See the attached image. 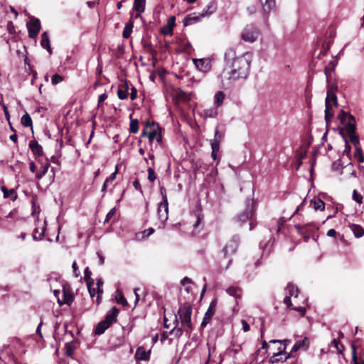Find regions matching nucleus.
<instances>
[{
	"instance_id": "obj_1",
	"label": "nucleus",
	"mask_w": 364,
	"mask_h": 364,
	"mask_svg": "<svg viewBox=\"0 0 364 364\" xmlns=\"http://www.w3.org/2000/svg\"><path fill=\"white\" fill-rule=\"evenodd\" d=\"M225 67L223 75L230 82L246 79L250 70L252 54L245 53L237 56L235 50L228 48L225 53Z\"/></svg>"
},
{
	"instance_id": "obj_2",
	"label": "nucleus",
	"mask_w": 364,
	"mask_h": 364,
	"mask_svg": "<svg viewBox=\"0 0 364 364\" xmlns=\"http://www.w3.org/2000/svg\"><path fill=\"white\" fill-rule=\"evenodd\" d=\"M338 117L341 123L345 127V129L349 136L350 141L354 145L355 149L361 148L358 136L355 134V117L348 112L341 110Z\"/></svg>"
},
{
	"instance_id": "obj_3",
	"label": "nucleus",
	"mask_w": 364,
	"mask_h": 364,
	"mask_svg": "<svg viewBox=\"0 0 364 364\" xmlns=\"http://www.w3.org/2000/svg\"><path fill=\"white\" fill-rule=\"evenodd\" d=\"M119 312V309L116 307H112L109 311H108L105 319L101 321L96 326L95 333L98 336L104 333L107 329H108L113 323L117 322Z\"/></svg>"
},
{
	"instance_id": "obj_4",
	"label": "nucleus",
	"mask_w": 364,
	"mask_h": 364,
	"mask_svg": "<svg viewBox=\"0 0 364 364\" xmlns=\"http://www.w3.org/2000/svg\"><path fill=\"white\" fill-rule=\"evenodd\" d=\"M146 129H144L141 134V137L146 136L148 137L149 141L151 145L150 151H153L152 143L154 139H156V142L159 144L162 143V137L161 135V130L159 126L154 123L150 122L147 121L145 123Z\"/></svg>"
},
{
	"instance_id": "obj_5",
	"label": "nucleus",
	"mask_w": 364,
	"mask_h": 364,
	"mask_svg": "<svg viewBox=\"0 0 364 364\" xmlns=\"http://www.w3.org/2000/svg\"><path fill=\"white\" fill-rule=\"evenodd\" d=\"M191 314L192 309L188 304H184L178 311V315L181 320V326L186 331H191L192 328Z\"/></svg>"
},
{
	"instance_id": "obj_6",
	"label": "nucleus",
	"mask_w": 364,
	"mask_h": 364,
	"mask_svg": "<svg viewBox=\"0 0 364 364\" xmlns=\"http://www.w3.org/2000/svg\"><path fill=\"white\" fill-rule=\"evenodd\" d=\"M240 242V237L237 235H234L225 245L223 250V257L228 259L225 269L229 267L232 262V259L230 257L235 254Z\"/></svg>"
},
{
	"instance_id": "obj_7",
	"label": "nucleus",
	"mask_w": 364,
	"mask_h": 364,
	"mask_svg": "<svg viewBox=\"0 0 364 364\" xmlns=\"http://www.w3.org/2000/svg\"><path fill=\"white\" fill-rule=\"evenodd\" d=\"M337 97L336 93L332 92H327L326 100H325V121L328 125L331 120L333 115L331 111L333 106H337Z\"/></svg>"
},
{
	"instance_id": "obj_8",
	"label": "nucleus",
	"mask_w": 364,
	"mask_h": 364,
	"mask_svg": "<svg viewBox=\"0 0 364 364\" xmlns=\"http://www.w3.org/2000/svg\"><path fill=\"white\" fill-rule=\"evenodd\" d=\"M255 209L253 203H248L246 205V208L244 210V211H242V213H240V214L237 215V220L238 222H240L242 223L246 222L247 220H250V230H252L253 228L252 219H253V217L255 215Z\"/></svg>"
},
{
	"instance_id": "obj_9",
	"label": "nucleus",
	"mask_w": 364,
	"mask_h": 364,
	"mask_svg": "<svg viewBox=\"0 0 364 364\" xmlns=\"http://www.w3.org/2000/svg\"><path fill=\"white\" fill-rule=\"evenodd\" d=\"M259 36V30L252 24L247 25L242 31V39L248 43H253Z\"/></svg>"
},
{
	"instance_id": "obj_10",
	"label": "nucleus",
	"mask_w": 364,
	"mask_h": 364,
	"mask_svg": "<svg viewBox=\"0 0 364 364\" xmlns=\"http://www.w3.org/2000/svg\"><path fill=\"white\" fill-rule=\"evenodd\" d=\"M28 36L31 38H36L41 30V22L38 18H33L27 23Z\"/></svg>"
},
{
	"instance_id": "obj_11",
	"label": "nucleus",
	"mask_w": 364,
	"mask_h": 364,
	"mask_svg": "<svg viewBox=\"0 0 364 364\" xmlns=\"http://www.w3.org/2000/svg\"><path fill=\"white\" fill-rule=\"evenodd\" d=\"M196 67L203 73H208L212 68L211 60L209 58H200L193 60Z\"/></svg>"
},
{
	"instance_id": "obj_12",
	"label": "nucleus",
	"mask_w": 364,
	"mask_h": 364,
	"mask_svg": "<svg viewBox=\"0 0 364 364\" xmlns=\"http://www.w3.org/2000/svg\"><path fill=\"white\" fill-rule=\"evenodd\" d=\"M217 303L218 302L216 299H213L211 301L209 307L204 315L203 319L201 323V326L204 327L210 322V319L215 314Z\"/></svg>"
},
{
	"instance_id": "obj_13",
	"label": "nucleus",
	"mask_w": 364,
	"mask_h": 364,
	"mask_svg": "<svg viewBox=\"0 0 364 364\" xmlns=\"http://www.w3.org/2000/svg\"><path fill=\"white\" fill-rule=\"evenodd\" d=\"M168 203H160L157 210V214L159 219L164 223L168 219Z\"/></svg>"
},
{
	"instance_id": "obj_14",
	"label": "nucleus",
	"mask_w": 364,
	"mask_h": 364,
	"mask_svg": "<svg viewBox=\"0 0 364 364\" xmlns=\"http://www.w3.org/2000/svg\"><path fill=\"white\" fill-rule=\"evenodd\" d=\"M203 18L200 13H192L187 15L183 19L184 26L191 25L193 23H197Z\"/></svg>"
},
{
	"instance_id": "obj_15",
	"label": "nucleus",
	"mask_w": 364,
	"mask_h": 364,
	"mask_svg": "<svg viewBox=\"0 0 364 364\" xmlns=\"http://www.w3.org/2000/svg\"><path fill=\"white\" fill-rule=\"evenodd\" d=\"M29 147L33 154L37 156H41L43 154L42 146L36 140H31L29 142Z\"/></svg>"
},
{
	"instance_id": "obj_16",
	"label": "nucleus",
	"mask_w": 364,
	"mask_h": 364,
	"mask_svg": "<svg viewBox=\"0 0 364 364\" xmlns=\"http://www.w3.org/2000/svg\"><path fill=\"white\" fill-rule=\"evenodd\" d=\"M129 85L127 82L125 80L122 83L117 90V96L120 100H125L128 97Z\"/></svg>"
},
{
	"instance_id": "obj_17",
	"label": "nucleus",
	"mask_w": 364,
	"mask_h": 364,
	"mask_svg": "<svg viewBox=\"0 0 364 364\" xmlns=\"http://www.w3.org/2000/svg\"><path fill=\"white\" fill-rule=\"evenodd\" d=\"M216 9V4L213 1H211L203 9L200 14L203 18L207 17L215 13Z\"/></svg>"
},
{
	"instance_id": "obj_18",
	"label": "nucleus",
	"mask_w": 364,
	"mask_h": 364,
	"mask_svg": "<svg viewBox=\"0 0 364 364\" xmlns=\"http://www.w3.org/2000/svg\"><path fill=\"white\" fill-rule=\"evenodd\" d=\"M135 357L137 360H147L149 359L150 352L146 351L144 347H139L136 351Z\"/></svg>"
},
{
	"instance_id": "obj_19",
	"label": "nucleus",
	"mask_w": 364,
	"mask_h": 364,
	"mask_svg": "<svg viewBox=\"0 0 364 364\" xmlns=\"http://www.w3.org/2000/svg\"><path fill=\"white\" fill-rule=\"evenodd\" d=\"M309 340L307 338H304L301 341H298L293 346L291 351L296 352L299 349L306 350L309 348Z\"/></svg>"
},
{
	"instance_id": "obj_20",
	"label": "nucleus",
	"mask_w": 364,
	"mask_h": 364,
	"mask_svg": "<svg viewBox=\"0 0 364 364\" xmlns=\"http://www.w3.org/2000/svg\"><path fill=\"white\" fill-rule=\"evenodd\" d=\"M41 45L43 48L46 49L50 54L52 53L48 35L46 32H44L41 35Z\"/></svg>"
},
{
	"instance_id": "obj_21",
	"label": "nucleus",
	"mask_w": 364,
	"mask_h": 364,
	"mask_svg": "<svg viewBox=\"0 0 364 364\" xmlns=\"http://www.w3.org/2000/svg\"><path fill=\"white\" fill-rule=\"evenodd\" d=\"M265 12H270L275 7V0H259Z\"/></svg>"
},
{
	"instance_id": "obj_22",
	"label": "nucleus",
	"mask_w": 364,
	"mask_h": 364,
	"mask_svg": "<svg viewBox=\"0 0 364 364\" xmlns=\"http://www.w3.org/2000/svg\"><path fill=\"white\" fill-rule=\"evenodd\" d=\"M226 292L231 296L236 299L240 298L242 295V289L238 287H230L226 289Z\"/></svg>"
},
{
	"instance_id": "obj_23",
	"label": "nucleus",
	"mask_w": 364,
	"mask_h": 364,
	"mask_svg": "<svg viewBox=\"0 0 364 364\" xmlns=\"http://www.w3.org/2000/svg\"><path fill=\"white\" fill-rule=\"evenodd\" d=\"M146 0H134L133 9L137 12L138 15L144 11Z\"/></svg>"
},
{
	"instance_id": "obj_24",
	"label": "nucleus",
	"mask_w": 364,
	"mask_h": 364,
	"mask_svg": "<svg viewBox=\"0 0 364 364\" xmlns=\"http://www.w3.org/2000/svg\"><path fill=\"white\" fill-rule=\"evenodd\" d=\"M350 228L355 237L359 238L364 235V229L359 225L351 224Z\"/></svg>"
},
{
	"instance_id": "obj_25",
	"label": "nucleus",
	"mask_w": 364,
	"mask_h": 364,
	"mask_svg": "<svg viewBox=\"0 0 364 364\" xmlns=\"http://www.w3.org/2000/svg\"><path fill=\"white\" fill-rule=\"evenodd\" d=\"M223 137V134L218 130L216 129L214 134V138L210 141L211 146L220 147V143Z\"/></svg>"
},
{
	"instance_id": "obj_26",
	"label": "nucleus",
	"mask_w": 364,
	"mask_h": 364,
	"mask_svg": "<svg viewBox=\"0 0 364 364\" xmlns=\"http://www.w3.org/2000/svg\"><path fill=\"white\" fill-rule=\"evenodd\" d=\"M1 190L4 193V198H11L13 200L16 199L17 196L14 189L8 190L5 186H1Z\"/></svg>"
},
{
	"instance_id": "obj_27",
	"label": "nucleus",
	"mask_w": 364,
	"mask_h": 364,
	"mask_svg": "<svg viewBox=\"0 0 364 364\" xmlns=\"http://www.w3.org/2000/svg\"><path fill=\"white\" fill-rule=\"evenodd\" d=\"M311 203L314 205L316 210H323L325 208L324 202L320 198H314L311 200Z\"/></svg>"
},
{
	"instance_id": "obj_28",
	"label": "nucleus",
	"mask_w": 364,
	"mask_h": 364,
	"mask_svg": "<svg viewBox=\"0 0 364 364\" xmlns=\"http://www.w3.org/2000/svg\"><path fill=\"white\" fill-rule=\"evenodd\" d=\"M285 349V348H284L283 349H280L279 352L277 353H273V358H274V359H272L271 360V362L272 363H278L279 361H282V360H286L287 359V358H289V356H285L284 358H282V351Z\"/></svg>"
},
{
	"instance_id": "obj_29",
	"label": "nucleus",
	"mask_w": 364,
	"mask_h": 364,
	"mask_svg": "<svg viewBox=\"0 0 364 364\" xmlns=\"http://www.w3.org/2000/svg\"><path fill=\"white\" fill-rule=\"evenodd\" d=\"M225 95L223 92L218 91L214 97V103L216 107L220 106L225 100Z\"/></svg>"
},
{
	"instance_id": "obj_30",
	"label": "nucleus",
	"mask_w": 364,
	"mask_h": 364,
	"mask_svg": "<svg viewBox=\"0 0 364 364\" xmlns=\"http://www.w3.org/2000/svg\"><path fill=\"white\" fill-rule=\"evenodd\" d=\"M50 166V164L48 162H46L42 167L40 168V170L36 173V178L37 179H41L47 173L48 168Z\"/></svg>"
},
{
	"instance_id": "obj_31",
	"label": "nucleus",
	"mask_w": 364,
	"mask_h": 364,
	"mask_svg": "<svg viewBox=\"0 0 364 364\" xmlns=\"http://www.w3.org/2000/svg\"><path fill=\"white\" fill-rule=\"evenodd\" d=\"M287 290L289 292V295L288 296H294V297H297L298 296L299 289L294 285L291 284H288L287 287Z\"/></svg>"
},
{
	"instance_id": "obj_32",
	"label": "nucleus",
	"mask_w": 364,
	"mask_h": 364,
	"mask_svg": "<svg viewBox=\"0 0 364 364\" xmlns=\"http://www.w3.org/2000/svg\"><path fill=\"white\" fill-rule=\"evenodd\" d=\"M21 122L24 127H32V119L28 113H26L22 116Z\"/></svg>"
},
{
	"instance_id": "obj_33",
	"label": "nucleus",
	"mask_w": 364,
	"mask_h": 364,
	"mask_svg": "<svg viewBox=\"0 0 364 364\" xmlns=\"http://www.w3.org/2000/svg\"><path fill=\"white\" fill-rule=\"evenodd\" d=\"M133 23L129 22L125 25L124 28L122 36L124 38H127L130 36L131 33L132 32Z\"/></svg>"
},
{
	"instance_id": "obj_34",
	"label": "nucleus",
	"mask_w": 364,
	"mask_h": 364,
	"mask_svg": "<svg viewBox=\"0 0 364 364\" xmlns=\"http://www.w3.org/2000/svg\"><path fill=\"white\" fill-rule=\"evenodd\" d=\"M203 113H204V116L205 117L213 118L218 115V111H217L216 108L205 109H204Z\"/></svg>"
},
{
	"instance_id": "obj_35",
	"label": "nucleus",
	"mask_w": 364,
	"mask_h": 364,
	"mask_svg": "<svg viewBox=\"0 0 364 364\" xmlns=\"http://www.w3.org/2000/svg\"><path fill=\"white\" fill-rule=\"evenodd\" d=\"M139 121L136 119H131L130 122V126H129V131L131 133L136 134L139 131Z\"/></svg>"
},
{
	"instance_id": "obj_36",
	"label": "nucleus",
	"mask_w": 364,
	"mask_h": 364,
	"mask_svg": "<svg viewBox=\"0 0 364 364\" xmlns=\"http://www.w3.org/2000/svg\"><path fill=\"white\" fill-rule=\"evenodd\" d=\"M332 344L336 348L338 353H341L344 349L343 346L340 343L339 338H334L332 341Z\"/></svg>"
},
{
	"instance_id": "obj_37",
	"label": "nucleus",
	"mask_w": 364,
	"mask_h": 364,
	"mask_svg": "<svg viewBox=\"0 0 364 364\" xmlns=\"http://www.w3.org/2000/svg\"><path fill=\"white\" fill-rule=\"evenodd\" d=\"M173 28L171 26L166 24L161 28V32L164 36H171L173 34Z\"/></svg>"
},
{
	"instance_id": "obj_38",
	"label": "nucleus",
	"mask_w": 364,
	"mask_h": 364,
	"mask_svg": "<svg viewBox=\"0 0 364 364\" xmlns=\"http://www.w3.org/2000/svg\"><path fill=\"white\" fill-rule=\"evenodd\" d=\"M65 348L66 355L71 357L75 350V348L73 347V346L71 344V343H66L65 344Z\"/></svg>"
},
{
	"instance_id": "obj_39",
	"label": "nucleus",
	"mask_w": 364,
	"mask_h": 364,
	"mask_svg": "<svg viewBox=\"0 0 364 364\" xmlns=\"http://www.w3.org/2000/svg\"><path fill=\"white\" fill-rule=\"evenodd\" d=\"M354 156L355 158L358 159V161L359 163H363L364 162V156L362 153V149L361 148H357V149H355V151L354 153Z\"/></svg>"
},
{
	"instance_id": "obj_40",
	"label": "nucleus",
	"mask_w": 364,
	"mask_h": 364,
	"mask_svg": "<svg viewBox=\"0 0 364 364\" xmlns=\"http://www.w3.org/2000/svg\"><path fill=\"white\" fill-rule=\"evenodd\" d=\"M97 302L99 303V300H100V294H102L103 292V289H102V286H103V282L101 279H99L97 281Z\"/></svg>"
},
{
	"instance_id": "obj_41",
	"label": "nucleus",
	"mask_w": 364,
	"mask_h": 364,
	"mask_svg": "<svg viewBox=\"0 0 364 364\" xmlns=\"http://www.w3.org/2000/svg\"><path fill=\"white\" fill-rule=\"evenodd\" d=\"M147 172H148V179L151 182H154L156 178V176L154 168L151 167L148 168Z\"/></svg>"
},
{
	"instance_id": "obj_42",
	"label": "nucleus",
	"mask_w": 364,
	"mask_h": 364,
	"mask_svg": "<svg viewBox=\"0 0 364 364\" xmlns=\"http://www.w3.org/2000/svg\"><path fill=\"white\" fill-rule=\"evenodd\" d=\"M117 301L119 304H122L123 306L127 305V301L124 296V295L122 294V292H119L118 296L116 297Z\"/></svg>"
},
{
	"instance_id": "obj_43",
	"label": "nucleus",
	"mask_w": 364,
	"mask_h": 364,
	"mask_svg": "<svg viewBox=\"0 0 364 364\" xmlns=\"http://www.w3.org/2000/svg\"><path fill=\"white\" fill-rule=\"evenodd\" d=\"M38 232V228H35L34 232H33V239L34 240H42V238H43V237L44 235L45 229L43 228L42 232L38 235V236L37 235Z\"/></svg>"
},
{
	"instance_id": "obj_44",
	"label": "nucleus",
	"mask_w": 364,
	"mask_h": 364,
	"mask_svg": "<svg viewBox=\"0 0 364 364\" xmlns=\"http://www.w3.org/2000/svg\"><path fill=\"white\" fill-rule=\"evenodd\" d=\"M63 77L58 74H55L52 76L51 82L53 85H57L63 81Z\"/></svg>"
},
{
	"instance_id": "obj_45",
	"label": "nucleus",
	"mask_w": 364,
	"mask_h": 364,
	"mask_svg": "<svg viewBox=\"0 0 364 364\" xmlns=\"http://www.w3.org/2000/svg\"><path fill=\"white\" fill-rule=\"evenodd\" d=\"M117 172H118V166H116L115 171L112 173H111V175L107 178H106L105 182L107 183V184H109V183H112L116 178V175H117Z\"/></svg>"
},
{
	"instance_id": "obj_46",
	"label": "nucleus",
	"mask_w": 364,
	"mask_h": 364,
	"mask_svg": "<svg viewBox=\"0 0 364 364\" xmlns=\"http://www.w3.org/2000/svg\"><path fill=\"white\" fill-rule=\"evenodd\" d=\"M353 199L358 203L360 204L363 202V196L359 194L355 190L353 192Z\"/></svg>"
},
{
	"instance_id": "obj_47",
	"label": "nucleus",
	"mask_w": 364,
	"mask_h": 364,
	"mask_svg": "<svg viewBox=\"0 0 364 364\" xmlns=\"http://www.w3.org/2000/svg\"><path fill=\"white\" fill-rule=\"evenodd\" d=\"M116 212V208H112L107 214L104 223H107L109 221V220L114 216Z\"/></svg>"
},
{
	"instance_id": "obj_48",
	"label": "nucleus",
	"mask_w": 364,
	"mask_h": 364,
	"mask_svg": "<svg viewBox=\"0 0 364 364\" xmlns=\"http://www.w3.org/2000/svg\"><path fill=\"white\" fill-rule=\"evenodd\" d=\"M329 48H330L329 43L326 44V46L323 45V48L321 49V50L318 53V57L319 58L321 55H325L326 54V53L328 52V50H329Z\"/></svg>"
},
{
	"instance_id": "obj_49",
	"label": "nucleus",
	"mask_w": 364,
	"mask_h": 364,
	"mask_svg": "<svg viewBox=\"0 0 364 364\" xmlns=\"http://www.w3.org/2000/svg\"><path fill=\"white\" fill-rule=\"evenodd\" d=\"M160 193L162 196V201L161 203H168V198H167V196H166V189L164 188V187H161L160 188Z\"/></svg>"
},
{
	"instance_id": "obj_50",
	"label": "nucleus",
	"mask_w": 364,
	"mask_h": 364,
	"mask_svg": "<svg viewBox=\"0 0 364 364\" xmlns=\"http://www.w3.org/2000/svg\"><path fill=\"white\" fill-rule=\"evenodd\" d=\"M84 277H85V281L87 282H90V276L92 274V272L89 269L88 267H87L85 269V272H84Z\"/></svg>"
},
{
	"instance_id": "obj_51",
	"label": "nucleus",
	"mask_w": 364,
	"mask_h": 364,
	"mask_svg": "<svg viewBox=\"0 0 364 364\" xmlns=\"http://www.w3.org/2000/svg\"><path fill=\"white\" fill-rule=\"evenodd\" d=\"M212 152L211 157L213 160H216L217 159V153L219 151L220 147L218 146H211Z\"/></svg>"
},
{
	"instance_id": "obj_52",
	"label": "nucleus",
	"mask_w": 364,
	"mask_h": 364,
	"mask_svg": "<svg viewBox=\"0 0 364 364\" xmlns=\"http://www.w3.org/2000/svg\"><path fill=\"white\" fill-rule=\"evenodd\" d=\"M6 28L9 33H14L15 32V27L12 21H9L7 23Z\"/></svg>"
},
{
	"instance_id": "obj_53",
	"label": "nucleus",
	"mask_w": 364,
	"mask_h": 364,
	"mask_svg": "<svg viewBox=\"0 0 364 364\" xmlns=\"http://www.w3.org/2000/svg\"><path fill=\"white\" fill-rule=\"evenodd\" d=\"M137 97V90L134 86H132L131 88L130 98L132 100H134Z\"/></svg>"
},
{
	"instance_id": "obj_54",
	"label": "nucleus",
	"mask_w": 364,
	"mask_h": 364,
	"mask_svg": "<svg viewBox=\"0 0 364 364\" xmlns=\"http://www.w3.org/2000/svg\"><path fill=\"white\" fill-rule=\"evenodd\" d=\"M73 301V296L70 295V296H67L65 294H64V301H63L64 304L70 305Z\"/></svg>"
},
{
	"instance_id": "obj_55",
	"label": "nucleus",
	"mask_w": 364,
	"mask_h": 364,
	"mask_svg": "<svg viewBox=\"0 0 364 364\" xmlns=\"http://www.w3.org/2000/svg\"><path fill=\"white\" fill-rule=\"evenodd\" d=\"M72 268L73 269V273H74V275L77 277L80 274V272L78 270V268H77V263L76 262H73V264H72Z\"/></svg>"
},
{
	"instance_id": "obj_56",
	"label": "nucleus",
	"mask_w": 364,
	"mask_h": 364,
	"mask_svg": "<svg viewBox=\"0 0 364 364\" xmlns=\"http://www.w3.org/2000/svg\"><path fill=\"white\" fill-rule=\"evenodd\" d=\"M107 98V95L106 92H104L103 94L100 95L98 97V105H100L101 103H102L104 101H105Z\"/></svg>"
},
{
	"instance_id": "obj_57",
	"label": "nucleus",
	"mask_w": 364,
	"mask_h": 364,
	"mask_svg": "<svg viewBox=\"0 0 364 364\" xmlns=\"http://www.w3.org/2000/svg\"><path fill=\"white\" fill-rule=\"evenodd\" d=\"M293 309L299 312L301 314V316H304L306 313V309H305V307H303V306L294 307V308H293Z\"/></svg>"
},
{
	"instance_id": "obj_58",
	"label": "nucleus",
	"mask_w": 364,
	"mask_h": 364,
	"mask_svg": "<svg viewBox=\"0 0 364 364\" xmlns=\"http://www.w3.org/2000/svg\"><path fill=\"white\" fill-rule=\"evenodd\" d=\"M241 323H242V330L245 332L249 331H250V326L247 323V322L246 321H245V320H242Z\"/></svg>"
},
{
	"instance_id": "obj_59",
	"label": "nucleus",
	"mask_w": 364,
	"mask_h": 364,
	"mask_svg": "<svg viewBox=\"0 0 364 364\" xmlns=\"http://www.w3.org/2000/svg\"><path fill=\"white\" fill-rule=\"evenodd\" d=\"M87 287L89 293L91 296V297H93L95 295V289L91 288V282H87Z\"/></svg>"
},
{
	"instance_id": "obj_60",
	"label": "nucleus",
	"mask_w": 364,
	"mask_h": 364,
	"mask_svg": "<svg viewBox=\"0 0 364 364\" xmlns=\"http://www.w3.org/2000/svg\"><path fill=\"white\" fill-rule=\"evenodd\" d=\"M175 16L170 17L168 20L167 25L171 26L172 28H173V26H175Z\"/></svg>"
},
{
	"instance_id": "obj_61",
	"label": "nucleus",
	"mask_w": 364,
	"mask_h": 364,
	"mask_svg": "<svg viewBox=\"0 0 364 364\" xmlns=\"http://www.w3.org/2000/svg\"><path fill=\"white\" fill-rule=\"evenodd\" d=\"M154 232V229L153 228H149V229L144 231V234L146 237L150 236L151 234Z\"/></svg>"
},
{
	"instance_id": "obj_62",
	"label": "nucleus",
	"mask_w": 364,
	"mask_h": 364,
	"mask_svg": "<svg viewBox=\"0 0 364 364\" xmlns=\"http://www.w3.org/2000/svg\"><path fill=\"white\" fill-rule=\"evenodd\" d=\"M336 89H337L336 85H328V88H327V92H332L336 93Z\"/></svg>"
},
{
	"instance_id": "obj_63",
	"label": "nucleus",
	"mask_w": 364,
	"mask_h": 364,
	"mask_svg": "<svg viewBox=\"0 0 364 364\" xmlns=\"http://www.w3.org/2000/svg\"><path fill=\"white\" fill-rule=\"evenodd\" d=\"M284 303L286 304L288 306H290L291 305V296H286L284 299Z\"/></svg>"
},
{
	"instance_id": "obj_64",
	"label": "nucleus",
	"mask_w": 364,
	"mask_h": 364,
	"mask_svg": "<svg viewBox=\"0 0 364 364\" xmlns=\"http://www.w3.org/2000/svg\"><path fill=\"white\" fill-rule=\"evenodd\" d=\"M336 231L334 229H330L327 232V236L328 237H336Z\"/></svg>"
}]
</instances>
